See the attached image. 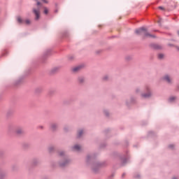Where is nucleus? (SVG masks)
<instances>
[{
    "label": "nucleus",
    "instance_id": "obj_18",
    "mask_svg": "<svg viewBox=\"0 0 179 179\" xmlns=\"http://www.w3.org/2000/svg\"><path fill=\"white\" fill-rule=\"evenodd\" d=\"M64 155V152H60V156H62Z\"/></svg>",
    "mask_w": 179,
    "mask_h": 179
},
{
    "label": "nucleus",
    "instance_id": "obj_22",
    "mask_svg": "<svg viewBox=\"0 0 179 179\" xmlns=\"http://www.w3.org/2000/svg\"><path fill=\"white\" fill-rule=\"evenodd\" d=\"M173 145H169V148H171Z\"/></svg>",
    "mask_w": 179,
    "mask_h": 179
},
{
    "label": "nucleus",
    "instance_id": "obj_10",
    "mask_svg": "<svg viewBox=\"0 0 179 179\" xmlns=\"http://www.w3.org/2000/svg\"><path fill=\"white\" fill-rule=\"evenodd\" d=\"M158 58L159 59H163V58H164V54H159L158 55Z\"/></svg>",
    "mask_w": 179,
    "mask_h": 179
},
{
    "label": "nucleus",
    "instance_id": "obj_5",
    "mask_svg": "<svg viewBox=\"0 0 179 179\" xmlns=\"http://www.w3.org/2000/svg\"><path fill=\"white\" fill-rule=\"evenodd\" d=\"M164 79L166 80V82H167L168 83H171V81L173 80V79L171 78V77H170L169 75H166L164 77Z\"/></svg>",
    "mask_w": 179,
    "mask_h": 179
},
{
    "label": "nucleus",
    "instance_id": "obj_15",
    "mask_svg": "<svg viewBox=\"0 0 179 179\" xmlns=\"http://www.w3.org/2000/svg\"><path fill=\"white\" fill-rule=\"evenodd\" d=\"M43 1V2H44L45 3H48V1H47V0H42Z\"/></svg>",
    "mask_w": 179,
    "mask_h": 179
},
{
    "label": "nucleus",
    "instance_id": "obj_2",
    "mask_svg": "<svg viewBox=\"0 0 179 179\" xmlns=\"http://www.w3.org/2000/svg\"><path fill=\"white\" fill-rule=\"evenodd\" d=\"M17 22L20 23V24H22V23H24L27 25L31 24V21L29 19L23 20V19H22V17L20 16L17 17Z\"/></svg>",
    "mask_w": 179,
    "mask_h": 179
},
{
    "label": "nucleus",
    "instance_id": "obj_4",
    "mask_svg": "<svg viewBox=\"0 0 179 179\" xmlns=\"http://www.w3.org/2000/svg\"><path fill=\"white\" fill-rule=\"evenodd\" d=\"M15 132L16 135H23V134H24V131H23L22 128H17Z\"/></svg>",
    "mask_w": 179,
    "mask_h": 179
},
{
    "label": "nucleus",
    "instance_id": "obj_23",
    "mask_svg": "<svg viewBox=\"0 0 179 179\" xmlns=\"http://www.w3.org/2000/svg\"><path fill=\"white\" fill-rule=\"evenodd\" d=\"M62 166H65V164H62Z\"/></svg>",
    "mask_w": 179,
    "mask_h": 179
},
{
    "label": "nucleus",
    "instance_id": "obj_3",
    "mask_svg": "<svg viewBox=\"0 0 179 179\" xmlns=\"http://www.w3.org/2000/svg\"><path fill=\"white\" fill-rule=\"evenodd\" d=\"M33 13L35 15V20H38L40 19V8H34Z\"/></svg>",
    "mask_w": 179,
    "mask_h": 179
},
{
    "label": "nucleus",
    "instance_id": "obj_19",
    "mask_svg": "<svg viewBox=\"0 0 179 179\" xmlns=\"http://www.w3.org/2000/svg\"><path fill=\"white\" fill-rule=\"evenodd\" d=\"M159 9H164L163 7L160 6L159 7Z\"/></svg>",
    "mask_w": 179,
    "mask_h": 179
},
{
    "label": "nucleus",
    "instance_id": "obj_6",
    "mask_svg": "<svg viewBox=\"0 0 179 179\" xmlns=\"http://www.w3.org/2000/svg\"><path fill=\"white\" fill-rule=\"evenodd\" d=\"M57 128H58V125H57V124L55 123L52 124L50 126V129H52V131H55Z\"/></svg>",
    "mask_w": 179,
    "mask_h": 179
},
{
    "label": "nucleus",
    "instance_id": "obj_13",
    "mask_svg": "<svg viewBox=\"0 0 179 179\" xmlns=\"http://www.w3.org/2000/svg\"><path fill=\"white\" fill-rule=\"evenodd\" d=\"M83 134V131L80 130L78 131V136L80 137V136H82Z\"/></svg>",
    "mask_w": 179,
    "mask_h": 179
},
{
    "label": "nucleus",
    "instance_id": "obj_7",
    "mask_svg": "<svg viewBox=\"0 0 179 179\" xmlns=\"http://www.w3.org/2000/svg\"><path fill=\"white\" fill-rule=\"evenodd\" d=\"M151 96H152V94L150 92H148V94H142V96L145 98L150 97Z\"/></svg>",
    "mask_w": 179,
    "mask_h": 179
},
{
    "label": "nucleus",
    "instance_id": "obj_24",
    "mask_svg": "<svg viewBox=\"0 0 179 179\" xmlns=\"http://www.w3.org/2000/svg\"><path fill=\"white\" fill-rule=\"evenodd\" d=\"M178 50H179V48H178Z\"/></svg>",
    "mask_w": 179,
    "mask_h": 179
},
{
    "label": "nucleus",
    "instance_id": "obj_1",
    "mask_svg": "<svg viewBox=\"0 0 179 179\" xmlns=\"http://www.w3.org/2000/svg\"><path fill=\"white\" fill-rule=\"evenodd\" d=\"M136 34H142L143 33L144 37H155V36L149 34L148 29L145 27H141L135 31Z\"/></svg>",
    "mask_w": 179,
    "mask_h": 179
},
{
    "label": "nucleus",
    "instance_id": "obj_11",
    "mask_svg": "<svg viewBox=\"0 0 179 179\" xmlns=\"http://www.w3.org/2000/svg\"><path fill=\"white\" fill-rule=\"evenodd\" d=\"M79 69H80V66H77L73 69V72H78V71H79Z\"/></svg>",
    "mask_w": 179,
    "mask_h": 179
},
{
    "label": "nucleus",
    "instance_id": "obj_8",
    "mask_svg": "<svg viewBox=\"0 0 179 179\" xmlns=\"http://www.w3.org/2000/svg\"><path fill=\"white\" fill-rule=\"evenodd\" d=\"M78 82L79 83H83V82H85V78L83 77H79Z\"/></svg>",
    "mask_w": 179,
    "mask_h": 179
},
{
    "label": "nucleus",
    "instance_id": "obj_14",
    "mask_svg": "<svg viewBox=\"0 0 179 179\" xmlns=\"http://www.w3.org/2000/svg\"><path fill=\"white\" fill-rule=\"evenodd\" d=\"M44 13H45V15H48V8H44Z\"/></svg>",
    "mask_w": 179,
    "mask_h": 179
},
{
    "label": "nucleus",
    "instance_id": "obj_12",
    "mask_svg": "<svg viewBox=\"0 0 179 179\" xmlns=\"http://www.w3.org/2000/svg\"><path fill=\"white\" fill-rule=\"evenodd\" d=\"M177 98L176 96H171L169 98V101H174Z\"/></svg>",
    "mask_w": 179,
    "mask_h": 179
},
{
    "label": "nucleus",
    "instance_id": "obj_17",
    "mask_svg": "<svg viewBox=\"0 0 179 179\" xmlns=\"http://www.w3.org/2000/svg\"><path fill=\"white\" fill-rule=\"evenodd\" d=\"M12 129H13V127H9V131H12Z\"/></svg>",
    "mask_w": 179,
    "mask_h": 179
},
{
    "label": "nucleus",
    "instance_id": "obj_16",
    "mask_svg": "<svg viewBox=\"0 0 179 179\" xmlns=\"http://www.w3.org/2000/svg\"><path fill=\"white\" fill-rule=\"evenodd\" d=\"M37 5L38 6H39V5H41V3H40L39 1L37 2Z\"/></svg>",
    "mask_w": 179,
    "mask_h": 179
},
{
    "label": "nucleus",
    "instance_id": "obj_9",
    "mask_svg": "<svg viewBox=\"0 0 179 179\" xmlns=\"http://www.w3.org/2000/svg\"><path fill=\"white\" fill-rule=\"evenodd\" d=\"M73 149H74L75 150H80L81 147H80V145H75V146L73 147Z\"/></svg>",
    "mask_w": 179,
    "mask_h": 179
},
{
    "label": "nucleus",
    "instance_id": "obj_21",
    "mask_svg": "<svg viewBox=\"0 0 179 179\" xmlns=\"http://www.w3.org/2000/svg\"><path fill=\"white\" fill-rule=\"evenodd\" d=\"M51 149H52V148H50V152H51V150H52Z\"/></svg>",
    "mask_w": 179,
    "mask_h": 179
},
{
    "label": "nucleus",
    "instance_id": "obj_20",
    "mask_svg": "<svg viewBox=\"0 0 179 179\" xmlns=\"http://www.w3.org/2000/svg\"><path fill=\"white\" fill-rule=\"evenodd\" d=\"M104 79H105V80H107V76H105V77H104Z\"/></svg>",
    "mask_w": 179,
    "mask_h": 179
}]
</instances>
